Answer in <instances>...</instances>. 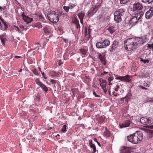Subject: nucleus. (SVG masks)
Listing matches in <instances>:
<instances>
[{"instance_id": "nucleus-1", "label": "nucleus", "mask_w": 153, "mask_h": 153, "mask_svg": "<svg viewBox=\"0 0 153 153\" xmlns=\"http://www.w3.org/2000/svg\"><path fill=\"white\" fill-rule=\"evenodd\" d=\"M145 42L144 39L140 38H129L124 42V44L126 46L125 49L129 51L134 50Z\"/></svg>"}, {"instance_id": "nucleus-2", "label": "nucleus", "mask_w": 153, "mask_h": 153, "mask_svg": "<svg viewBox=\"0 0 153 153\" xmlns=\"http://www.w3.org/2000/svg\"><path fill=\"white\" fill-rule=\"evenodd\" d=\"M142 133L141 131H136L133 134L127 137V140L134 144H137L140 142L142 140Z\"/></svg>"}, {"instance_id": "nucleus-3", "label": "nucleus", "mask_w": 153, "mask_h": 153, "mask_svg": "<svg viewBox=\"0 0 153 153\" xmlns=\"http://www.w3.org/2000/svg\"><path fill=\"white\" fill-rule=\"evenodd\" d=\"M143 15V13L142 11H138L135 13V15L132 16L129 22L128 25L129 27H131L137 24Z\"/></svg>"}, {"instance_id": "nucleus-4", "label": "nucleus", "mask_w": 153, "mask_h": 153, "mask_svg": "<svg viewBox=\"0 0 153 153\" xmlns=\"http://www.w3.org/2000/svg\"><path fill=\"white\" fill-rule=\"evenodd\" d=\"M47 16L49 20L53 23H57L59 20V15L55 11H51L49 12Z\"/></svg>"}, {"instance_id": "nucleus-5", "label": "nucleus", "mask_w": 153, "mask_h": 153, "mask_svg": "<svg viewBox=\"0 0 153 153\" xmlns=\"http://www.w3.org/2000/svg\"><path fill=\"white\" fill-rule=\"evenodd\" d=\"M125 12L124 9H120L116 10L114 13V19L117 22H119L122 20L121 16L124 15Z\"/></svg>"}, {"instance_id": "nucleus-6", "label": "nucleus", "mask_w": 153, "mask_h": 153, "mask_svg": "<svg viewBox=\"0 0 153 153\" xmlns=\"http://www.w3.org/2000/svg\"><path fill=\"white\" fill-rule=\"evenodd\" d=\"M141 123L145 126H148L153 123V120L146 117H142L140 119Z\"/></svg>"}, {"instance_id": "nucleus-7", "label": "nucleus", "mask_w": 153, "mask_h": 153, "mask_svg": "<svg viewBox=\"0 0 153 153\" xmlns=\"http://www.w3.org/2000/svg\"><path fill=\"white\" fill-rule=\"evenodd\" d=\"M153 16V7H152L146 13L145 17L147 19H150Z\"/></svg>"}, {"instance_id": "nucleus-8", "label": "nucleus", "mask_w": 153, "mask_h": 153, "mask_svg": "<svg viewBox=\"0 0 153 153\" xmlns=\"http://www.w3.org/2000/svg\"><path fill=\"white\" fill-rule=\"evenodd\" d=\"M36 82L40 86L42 89L44 90L46 92L48 90V89L45 86V85L42 83V82H40L39 80V79H37L36 80Z\"/></svg>"}, {"instance_id": "nucleus-9", "label": "nucleus", "mask_w": 153, "mask_h": 153, "mask_svg": "<svg viewBox=\"0 0 153 153\" xmlns=\"http://www.w3.org/2000/svg\"><path fill=\"white\" fill-rule=\"evenodd\" d=\"M98 59L101 61L102 64L104 65L106 64L105 55L103 53H100L98 55Z\"/></svg>"}, {"instance_id": "nucleus-10", "label": "nucleus", "mask_w": 153, "mask_h": 153, "mask_svg": "<svg viewBox=\"0 0 153 153\" xmlns=\"http://www.w3.org/2000/svg\"><path fill=\"white\" fill-rule=\"evenodd\" d=\"M142 8V5L140 3H135L133 5V9L134 11L139 10Z\"/></svg>"}, {"instance_id": "nucleus-11", "label": "nucleus", "mask_w": 153, "mask_h": 153, "mask_svg": "<svg viewBox=\"0 0 153 153\" xmlns=\"http://www.w3.org/2000/svg\"><path fill=\"white\" fill-rule=\"evenodd\" d=\"M131 149L128 147H122L121 148L120 153H130Z\"/></svg>"}, {"instance_id": "nucleus-12", "label": "nucleus", "mask_w": 153, "mask_h": 153, "mask_svg": "<svg viewBox=\"0 0 153 153\" xmlns=\"http://www.w3.org/2000/svg\"><path fill=\"white\" fill-rule=\"evenodd\" d=\"M140 76L142 78H146L149 76V72L143 71L140 73Z\"/></svg>"}, {"instance_id": "nucleus-13", "label": "nucleus", "mask_w": 153, "mask_h": 153, "mask_svg": "<svg viewBox=\"0 0 153 153\" xmlns=\"http://www.w3.org/2000/svg\"><path fill=\"white\" fill-rule=\"evenodd\" d=\"M85 16V13L83 11H81L78 14V17L80 19V22L81 24L83 25V19Z\"/></svg>"}, {"instance_id": "nucleus-14", "label": "nucleus", "mask_w": 153, "mask_h": 153, "mask_svg": "<svg viewBox=\"0 0 153 153\" xmlns=\"http://www.w3.org/2000/svg\"><path fill=\"white\" fill-rule=\"evenodd\" d=\"M130 123V122L129 120H127L126 121L124 122L122 124L120 125V128H123L128 127L129 126Z\"/></svg>"}, {"instance_id": "nucleus-15", "label": "nucleus", "mask_w": 153, "mask_h": 153, "mask_svg": "<svg viewBox=\"0 0 153 153\" xmlns=\"http://www.w3.org/2000/svg\"><path fill=\"white\" fill-rule=\"evenodd\" d=\"M102 43L103 48H105L110 45V42L108 40L106 39Z\"/></svg>"}, {"instance_id": "nucleus-16", "label": "nucleus", "mask_w": 153, "mask_h": 153, "mask_svg": "<svg viewBox=\"0 0 153 153\" xmlns=\"http://www.w3.org/2000/svg\"><path fill=\"white\" fill-rule=\"evenodd\" d=\"M118 42L116 40L114 41L111 46V51H113V50H114L118 46Z\"/></svg>"}, {"instance_id": "nucleus-17", "label": "nucleus", "mask_w": 153, "mask_h": 153, "mask_svg": "<svg viewBox=\"0 0 153 153\" xmlns=\"http://www.w3.org/2000/svg\"><path fill=\"white\" fill-rule=\"evenodd\" d=\"M99 80L101 82L100 85L101 87H106V80H105V79H100Z\"/></svg>"}, {"instance_id": "nucleus-18", "label": "nucleus", "mask_w": 153, "mask_h": 153, "mask_svg": "<svg viewBox=\"0 0 153 153\" xmlns=\"http://www.w3.org/2000/svg\"><path fill=\"white\" fill-rule=\"evenodd\" d=\"M23 20L27 24L30 23L33 20V19L30 18L27 16L25 17Z\"/></svg>"}, {"instance_id": "nucleus-19", "label": "nucleus", "mask_w": 153, "mask_h": 153, "mask_svg": "<svg viewBox=\"0 0 153 153\" xmlns=\"http://www.w3.org/2000/svg\"><path fill=\"white\" fill-rule=\"evenodd\" d=\"M88 50V49H85L84 48L79 49L80 52L82 55H85L86 54Z\"/></svg>"}, {"instance_id": "nucleus-20", "label": "nucleus", "mask_w": 153, "mask_h": 153, "mask_svg": "<svg viewBox=\"0 0 153 153\" xmlns=\"http://www.w3.org/2000/svg\"><path fill=\"white\" fill-rule=\"evenodd\" d=\"M1 20L2 22L3 23L4 26V28H2V27H0L1 28V29L2 30H5L7 29L8 28V26L7 25L6 23V22H4V20L3 19H1Z\"/></svg>"}, {"instance_id": "nucleus-21", "label": "nucleus", "mask_w": 153, "mask_h": 153, "mask_svg": "<svg viewBox=\"0 0 153 153\" xmlns=\"http://www.w3.org/2000/svg\"><path fill=\"white\" fill-rule=\"evenodd\" d=\"M108 30L111 33H113L115 30V27L113 26L110 27Z\"/></svg>"}, {"instance_id": "nucleus-22", "label": "nucleus", "mask_w": 153, "mask_h": 153, "mask_svg": "<svg viewBox=\"0 0 153 153\" xmlns=\"http://www.w3.org/2000/svg\"><path fill=\"white\" fill-rule=\"evenodd\" d=\"M124 81L127 82H129L131 81V79H130L131 76L128 75H126L124 76Z\"/></svg>"}, {"instance_id": "nucleus-23", "label": "nucleus", "mask_w": 153, "mask_h": 153, "mask_svg": "<svg viewBox=\"0 0 153 153\" xmlns=\"http://www.w3.org/2000/svg\"><path fill=\"white\" fill-rule=\"evenodd\" d=\"M106 131L104 132V135L106 137H108L110 136L111 133L108 130H107L106 128H105Z\"/></svg>"}, {"instance_id": "nucleus-24", "label": "nucleus", "mask_w": 153, "mask_h": 153, "mask_svg": "<svg viewBox=\"0 0 153 153\" xmlns=\"http://www.w3.org/2000/svg\"><path fill=\"white\" fill-rule=\"evenodd\" d=\"M149 138H151L153 137V131H149L147 134Z\"/></svg>"}, {"instance_id": "nucleus-25", "label": "nucleus", "mask_w": 153, "mask_h": 153, "mask_svg": "<svg viewBox=\"0 0 153 153\" xmlns=\"http://www.w3.org/2000/svg\"><path fill=\"white\" fill-rule=\"evenodd\" d=\"M76 3L75 2L74 3H70L69 4V7L70 9H72L74 7L76 6Z\"/></svg>"}, {"instance_id": "nucleus-26", "label": "nucleus", "mask_w": 153, "mask_h": 153, "mask_svg": "<svg viewBox=\"0 0 153 153\" xmlns=\"http://www.w3.org/2000/svg\"><path fill=\"white\" fill-rule=\"evenodd\" d=\"M96 46L97 48H103L102 43L101 42H98L96 44Z\"/></svg>"}, {"instance_id": "nucleus-27", "label": "nucleus", "mask_w": 153, "mask_h": 153, "mask_svg": "<svg viewBox=\"0 0 153 153\" xmlns=\"http://www.w3.org/2000/svg\"><path fill=\"white\" fill-rule=\"evenodd\" d=\"M91 32V30L88 29L87 31V30H86L85 31V36L87 38H89L90 36V33Z\"/></svg>"}, {"instance_id": "nucleus-28", "label": "nucleus", "mask_w": 153, "mask_h": 153, "mask_svg": "<svg viewBox=\"0 0 153 153\" xmlns=\"http://www.w3.org/2000/svg\"><path fill=\"white\" fill-rule=\"evenodd\" d=\"M95 12H96L94 11L93 9L92 10H90L88 12V15L90 16H92L95 13Z\"/></svg>"}, {"instance_id": "nucleus-29", "label": "nucleus", "mask_w": 153, "mask_h": 153, "mask_svg": "<svg viewBox=\"0 0 153 153\" xmlns=\"http://www.w3.org/2000/svg\"><path fill=\"white\" fill-rule=\"evenodd\" d=\"M43 30L44 32L46 33H50V30L47 27H44L43 28Z\"/></svg>"}, {"instance_id": "nucleus-30", "label": "nucleus", "mask_w": 153, "mask_h": 153, "mask_svg": "<svg viewBox=\"0 0 153 153\" xmlns=\"http://www.w3.org/2000/svg\"><path fill=\"white\" fill-rule=\"evenodd\" d=\"M142 1L144 3L148 2V3L150 4L153 2V0H142Z\"/></svg>"}, {"instance_id": "nucleus-31", "label": "nucleus", "mask_w": 153, "mask_h": 153, "mask_svg": "<svg viewBox=\"0 0 153 153\" xmlns=\"http://www.w3.org/2000/svg\"><path fill=\"white\" fill-rule=\"evenodd\" d=\"M129 0H120V3L121 4H124L126 3Z\"/></svg>"}, {"instance_id": "nucleus-32", "label": "nucleus", "mask_w": 153, "mask_h": 153, "mask_svg": "<svg viewBox=\"0 0 153 153\" xmlns=\"http://www.w3.org/2000/svg\"><path fill=\"white\" fill-rule=\"evenodd\" d=\"M63 8L66 12H68L69 9H70L69 6H63Z\"/></svg>"}, {"instance_id": "nucleus-33", "label": "nucleus", "mask_w": 153, "mask_h": 153, "mask_svg": "<svg viewBox=\"0 0 153 153\" xmlns=\"http://www.w3.org/2000/svg\"><path fill=\"white\" fill-rule=\"evenodd\" d=\"M13 28L14 29L16 30V31H17L19 33H21V30L19 29L18 27L17 26H14Z\"/></svg>"}, {"instance_id": "nucleus-34", "label": "nucleus", "mask_w": 153, "mask_h": 153, "mask_svg": "<svg viewBox=\"0 0 153 153\" xmlns=\"http://www.w3.org/2000/svg\"><path fill=\"white\" fill-rule=\"evenodd\" d=\"M99 7V4H97L95 6V7L94 8H93V9L94 11L96 12L97 11V10Z\"/></svg>"}, {"instance_id": "nucleus-35", "label": "nucleus", "mask_w": 153, "mask_h": 153, "mask_svg": "<svg viewBox=\"0 0 153 153\" xmlns=\"http://www.w3.org/2000/svg\"><path fill=\"white\" fill-rule=\"evenodd\" d=\"M66 126L65 125H64L62 127V132H65L66 131Z\"/></svg>"}, {"instance_id": "nucleus-36", "label": "nucleus", "mask_w": 153, "mask_h": 153, "mask_svg": "<svg viewBox=\"0 0 153 153\" xmlns=\"http://www.w3.org/2000/svg\"><path fill=\"white\" fill-rule=\"evenodd\" d=\"M129 99V97L128 96H126V97L123 98H122L121 99V100L122 101H123L124 100L125 101H127V100Z\"/></svg>"}, {"instance_id": "nucleus-37", "label": "nucleus", "mask_w": 153, "mask_h": 153, "mask_svg": "<svg viewBox=\"0 0 153 153\" xmlns=\"http://www.w3.org/2000/svg\"><path fill=\"white\" fill-rule=\"evenodd\" d=\"M0 38L2 43L3 45H5V41L7 40V39H3L1 37H0Z\"/></svg>"}, {"instance_id": "nucleus-38", "label": "nucleus", "mask_w": 153, "mask_h": 153, "mask_svg": "<svg viewBox=\"0 0 153 153\" xmlns=\"http://www.w3.org/2000/svg\"><path fill=\"white\" fill-rule=\"evenodd\" d=\"M36 15H37L36 16H37L38 17H39L40 19L42 20V21H43V16H42V15L41 14H40L39 13L37 14Z\"/></svg>"}, {"instance_id": "nucleus-39", "label": "nucleus", "mask_w": 153, "mask_h": 153, "mask_svg": "<svg viewBox=\"0 0 153 153\" xmlns=\"http://www.w3.org/2000/svg\"><path fill=\"white\" fill-rule=\"evenodd\" d=\"M140 61L141 62H143L144 63H146V62L149 63V61L148 60L143 59L142 58L141 59Z\"/></svg>"}, {"instance_id": "nucleus-40", "label": "nucleus", "mask_w": 153, "mask_h": 153, "mask_svg": "<svg viewBox=\"0 0 153 153\" xmlns=\"http://www.w3.org/2000/svg\"><path fill=\"white\" fill-rule=\"evenodd\" d=\"M114 79V77H112L110 76L109 77L108 79V82H111Z\"/></svg>"}, {"instance_id": "nucleus-41", "label": "nucleus", "mask_w": 153, "mask_h": 153, "mask_svg": "<svg viewBox=\"0 0 153 153\" xmlns=\"http://www.w3.org/2000/svg\"><path fill=\"white\" fill-rule=\"evenodd\" d=\"M102 88V89L104 92L105 93H106L107 91V90H106V87H101Z\"/></svg>"}, {"instance_id": "nucleus-42", "label": "nucleus", "mask_w": 153, "mask_h": 153, "mask_svg": "<svg viewBox=\"0 0 153 153\" xmlns=\"http://www.w3.org/2000/svg\"><path fill=\"white\" fill-rule=\"evenodd\" d=\"M21 14L23 19H24L25 17H26L27 16L25 15L24 12L22 13Z\"/></svg>"}, {"instance_id": "nucleus-43", "label": "nucleus", "mask_w": 153, "mask_h": 153, "mask_svg": "<svg viewBox=\"0 0 153 153\" xmlns=\"http://www.w3.org/2000/svg\"><path fill=\"white\" fill-rule=\"evenodd\" d=\"M76 28H79L80 27V26L79 24V21L78 20L77 22L76 23Z\"/></svg>"}, {"instance_id": "nucleus-44", "label": "nucleus", "mask_w": 153, "mask_h": 153, "mask_svg": "<svg viewBox=\"0 0 153 153\" xmlns=\"http://www.w3.org/2000/svg\"><path fill=\"white\" fill-rule=\"evenodd\" d=\"M93 94L96 97H100V96L96 94L95 91L93 92Z\"/></svg>"}, {"instance_id": "nucleus-45", "label": "nucleus", "mask_w": 153, "mask_h": 153, "mask_svg": "<svg viewBox=\"0 0 153 153\" xmlns=\"http://www.w3.org/2000/svg\"><path fill=\"white\" fill-rule=\"evenodd\" d=\"M33 71L34 74H36V75L38 74V72L36 69H35L34 70H33Z\"/></svg>"}, {"instance_id": "nucleus-46", "label": "nucleus", "mask_w": 153, "mask_h": 153, "mask_svg": "<svg viewBox=\"0 0 153 153\" xmlns=\"http://www.w3.org/2000/svg\"><path fill=\"white\" fill-rule=\"evenodd\" d=\"M51 82L52 83V84H54L56 82V81L54 80V79H51Z\"/></svg>"}, {"instance_id": "nucleus-47", "label": "nucleus", "mask_w": 153, "mask_h": 153, "mask_svg": "<svg viewBox=\"0 0 153 153\" xmlns=\"http://www.w3.org/2000/svg\"><path fill=\"white\" fill-rule=\"evenodd\" d=\"M116 87L117 88H115L114 90L115 91H118V89L120 88V87L119 85H117Z\"/></svg>"}, {"instance_id": "nucleus-48", "label": "nucleus", "mask_w": 153, "mask_h": 153, "mask_svg": "<svg viewBox=\"0 0 153 153\" xmlns=\"http://www.w3.org/2000/svg\"><path fill=\"white\" fill-rule=\"evenodd\" d=\"M93 151L92 153H95L96 151V147H94V148H93Z\"/></svg>"}, {"instance_id": "nucleus-49", "label": "nucleus", "mask_w": 153, "mask_h": 153, "mask_svg": "<svg viewBox=\"0 0 153 153\" xmlns=\"http://www.w3.org/2000/svg\"><path fill=\"white\" fill-rule=\"evenodd\" d=\"M148 47L150 48H152L153 49V44H152L151 45L149 44L148 45Z\"/></svg>"}, {"instance_id": "nucleus-50", "label": "nucleus", "mask_w": 153, "mask_h": 153, "mask_svg": "<svg viewBox=\"0 0 153 153\" xmlns=\"http://www.w3.org/2000/svg\"><path fill=\"white\" fill-rule=\"evenodd\" d=\"M90 146L92 148H94L95 147V145L94 144H93L90 145Z\"/></svg>"}, {"instance_id": "nucleus-51", "label": "nucleus", "mask_w": 153, "mask_h": 153, "mask_svg": "<svg viewBox=\"0 0 153 153\" xmlns=\"http://www.w3.org/2000/svg\"><path fill=\"white\" fill-rule=\"evenodd\" d=\"M144 86L145 87H149V84H147V83H145L144 84Z\"/></svg>"}, {"instance_id": "nucleus-52", "label": "nucleus", "mask_w": 153, "mask_h": 153, "mask_svg": "<svg viewBox=\"0 0 153 153\" xmlns=\"http://www.w3.org/2000/svg\"><path fill=\"white\" fill-rule=\"evenodd\" d=\"M108 72H106V71H104L102 73H101V75H104L105 74L108 73Z\"/></svg>"}, {"instance_id": "nucleus-53", "label": "nucleus", "mask_w": 153, "mask_h": 153, "mask_svg": "<svg viewBox=\"0 0 153 153\" xmlns=\"http://www.w3.org/2000/svg\"><path fill=\"white\" fill-rule=\"evenodd\" d=\"M124 76H120V80L121 81H124Z\"/></svg>"}, {"instance_id": "nucleus-54", "label": "nucleus", "mask_w": 153, "mask_h": 153, "mask_svg": "<svg viewBox=\"0 0 153 153\" xmlns=\"http://www.w3.org/2000/svg\"><path fill=\"white\" fill-rule=\"evenodd\" d=\"M140 87L143 89L146 90L147 89L146 88L142 86H140Z\"/></svg>"}, {"instance_id": "nucleus-55", "label": "nucleus", "mask_w": 153, "mask_h": 153, "mask_svg": "<svg viewBox=\"0 0 153 153\" xmlns=\"http://www.w3.org/2000/svg\"><path fill=\"white\" fill-rule=\"evenodd\" d=\"M113 94L116 97L117 96V93H115L114 91H113Z\"/></svg>"}, {"instance_id": "nucleus-56", "label": "nucleus", "mask_w": 153, "mask_h": 153, "mask_svg": "<svg viewBox=\"0 0 153 153\" xmlns=\"http://www.w3.org/2000/svg\"><path fill=\"white\" fill-rule=\"evenodd\" d=\"M19 27L21 28H24V26L22 25H20Z\"/></svg>"}, {"instance_id": "nucleus-57", "label": "nucleus", "mask_w": 153, "mask_h": 153, "mask_svg": "<svg viewBox=\"0 0 153 153\" xmlns=\"http://www.w3.org/2000/svg\"><path fill=\"white\" fill-rule=\"evenodd\" d=\"M89 145H90L93 144V143H92V140H90L89 141Z\"/></svg>"}, {"instance_id": "nucleus-58", "label": "nucleus", "mask_w": 153, "mask_h": 153, "mask_svg": "<svg viewBox=\"0 0 153 153\" xmlns=\"http://www.w3.org/2000/svg\"><path fill=\"white\" fill-rule=\"evenodd\" d=\"M5 9V7L2 8L0 6V10H4Z\"/></svg>"}, {"instance_id": "nucleus-59", "label": "nucleus", "mask_w": 153, "mask_h": 153, "mask_svg": "<svg viewBox=\"0 0 153 153\" xmlns=\"http://www.w3.org/2000/svg\"><path fill=\"white\" fill-rule=\"evenodd\" d=\"M58 64H59V66L60 65L62 64V63L61 62V60L59 61Z\"/></svg>"}, {"instance_id": "nucleus-60", "label": "nucleus", "mask_w": 153, "mask_h": 153, "mask_svg": "<svg viewBox=\"0 0 153 153\" xmlns=\"http://www.w3.org/2000/svg\"><path fill=\"white\" fill-rule=\"evenodd\" d=\"M21 57V56H15V58L16 59H18L19 58H20Z\"/></svg>"}, {"instance_id": "nucleus-61", "label": "nucleus", "mask_w": 153, "mask_h": 153, "mask_svg": "<svg viewBox=\"0 0 153 153\" xmlns=\"http://www.w3.org/2000/svg\"><path fill=\"white\" fill-rule=\"evenodd\" d=\"M38 27L39 28H41L42 27V25L40 24L39 25Z\"/></svg>"}, {"instance_id": "nucleus-62", "label": "nucleus", "mask_w": 153, "mask_h": 153, "mask_svg": "<svg viewBox=\"0 0 153 153\" xmlns=\"http://www.w3.org/2000/svg\"><path fill=\"white\" fill-rule=\"evenodd\" d=\"M116 79H120V76H117L116 78Z\"/></svg>"}, {"instance_id": "nucleus-63", "label": "nucleus", "mask_w": 153, "mask_h": 153, "mask_svg": "<svg viewBox=\"0 0 153 153\" xmlns=\"http://www.w3.org/2000/svg\"><path fill=\"white\" fill-rule=\"evenodd\" d=\"M94 141H95V142H98L97 139H96V138H94Z\"/></svg>"}, {"instance_id": "nucleus-64", "label": "nucleus", "mask_w": 153, "mask_h": 153, "mask_svg": "<svg viewBox=\"0 0 153 153\" xmlns=\"http://www.w3.org/2000/svg\"><path fill=\"white\" fill-rule=\"evenodd\" d=\"M149 127L153 129V125L150 126H149Z\"/></svg>"}]
</instances>
